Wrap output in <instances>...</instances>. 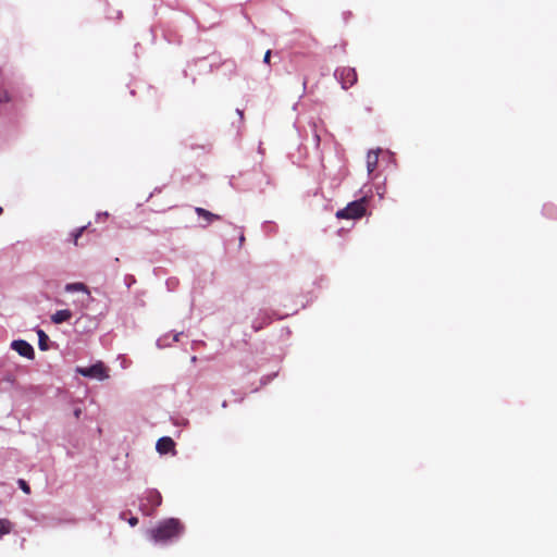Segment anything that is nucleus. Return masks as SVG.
Here are the masks:
<instances>
[{
	"label": "nucleus",
	"mask_w": 557,
	"mask_h": 557,
	"mask_svg": "<svg viewBox=\"0 0 557 557\" xmlns=\"http://www.w3.org/2000/svg\"><path fill=\"white\" fill-rule=\"evenodd\" d=\"M136 282L135 277L133 275H126L125 276V283L127 287L129 288L134 283Z\"/></svg>",
	"instance_id": "nucleus-21"
},
{
	"label": "nucleus",
	"mask_w": 557,
	"mask_h": 557,
	"mask_svg": "<svg viewBox=\"0 0 557 557\" xmlns=\"http://www.w3.org/2000/svg\"><path fill=\"white\" fill-rule=\"evenodd\" d=\"M128 523L131 527H135L138 523V519L136 517H132L128 519Z\"/></svg>",
	"instance_id": "nucleus-23"
},
{
	"label": "nucleus",
	"mask_w": 557,
	"mask_h": 557,
	"mask_svg": "<svg viewBox=\"0 0 557 557\" xmlns=\"http://www.w3.org/2000/svg\"><path fill=\"white\" fill-rule=\"evenodd\" d=\"M195 211H196V213H197L199 216H202V218H205V219H206L207 224H210L211 222H213V221H216V220H220V219H221V216H220V215L214 214V213H212V212H210V211H208V210H206V209H203V208H200V207L195 208Z\"/></svg>",
	"instance_id": "nucleus-12"
},
{
	"label": "nucleus",
	"mask_w": 557,
	"mask_h": 557,
	"mask_svg": "<svg viewBox=\"0 0 557 557\" xmlns=\"http://www.w3.org/2000/svg\"><path fill=\"white\" fill-rule=\"evenodd\" d=\"M175 447L174 441L169 436H163L158 440L156 444V449L160 454H168L170 451H173Z\"/></svg>",
	"instance_id": "nucleus-7"
},
{
	"label": "nucleus",
	"mask_w": 557,
	"mask_h": 557,
	"mask_svg": "<svg viewBox=\"0 0 557 557\" xmlns=\"http://www.w3.org/2000/svg\"><path fill=\"white\" fill-rule=\"evenodd\" d=\"M181 335H183L182 332L175 333L172 336L170 334H165L158 338L157 346L160 348L169 347L171 346V343L177 342Z\"/></svg>",
	"instance_id": "nucleus-11"
},
{
	"label": "nucleus",
	"mask_w": 557,
	"mask_h": 557,
	"mask_svg": "<svg viewBox=\"0 0 557 557\" xmlns=\"http://www.w3.org/2000/svg\"><path fill=\"white\" fill-rule=\"evenodd\" d=\"M2 212V208L0 207V213Z\"/></svg>",
	"instance_id": "nucleus-29"
},
{
	"label": "nucleus",
	"mask_w": 557,
	"mask_h": 557,
	"mask_svg": "<svg viewBox=\"0 0 557 557\" xmlns=\"http://www.w3.org/2000/svg\"><path fill=\"white\" fill-rule=\"evenodd\" d=\"M334 76L344 89H348L357 82V73L352 67L336 69Z\"/></svg>",
	"instance_id": "nucleus-5"
},
{
	"label": "nucleus",
	"mask_w": 557,
	"mask_h": 557,
	"mask_svg": "<svg viewBox=\"0 0 557 557\" xmlns=\"http://www.w3.org/2000/svg\"><path fill=\"white\" fill-rule=\"evenodd\" d=\"M178 284H180V282H178V278H176V277H169L165 281V286L169 292H174L177 288Z\"/></svg>",
	"instance_id": "nucleus-16"
},
{
	"label": "nucleus",
	"mask_w": 557,
	"mask_h": 557,
	"mask_svg": "<svg viewBox=\"0 0 557 557\" xmlns=\"http://www.w3.org/2000/svg\"><path fill=\"white\" fill-rule=\"evenodd\" d=\"M162 496L159 491L150 488L144 492L139 498V509L146 516H152L161 505Z\"/></svg>",
	"instance_id": "nucleus-3"
},
{
	"label": "nucleus",
	"mask_w": 557,
	"mask_h": 557,
	"mask_svg": "<svg viewBox=\"0 0 557 557\" xmlns=\"http://www.w3.org/2000/svg\"><path fill=\"white\" fill-rule=\"evenodd\" d=\"M11 531V523L5 519H0V537H2L4 534L10 533Z\"/></svg>",
	"instance_id": "nucleus-15"
},
{
	"label": "nucleus",
	"mask_w": 557,
	"mask_h": 557,
	"mask_svg": "<svg viewBox=\"0 0 557 557\" xmlns=\"http://www.w3.org/2000/svg\"><path fill=\"white\" fill-rule=\"evenodd\" d=\"M275 228H276V226L273 223L269 222V221H267V222H264L262 224V230L267 234L275 232Z\"/></svg>",
	"instance_id": "nucleus-18"
},
{
	"label": "nucleus",
	"mask_w": 557,
	"mask_h": 557,
	"mask_svg": "<svg viewBox=\"0 0 557 557\" xmlns=\"http://www.w3.org/2000/svg\"><path fill=\"white\" fill-rule=\"evenodd\" d=\"M81 412H82V411H81V409H78V408H77V409H75V410H74V414H75V417H76V418H79Z\"/></svg>",
	"instance_id": "nucleus-25"
},
{
	"label": "nucleus",
	"mask_w": 557,
	"mask_h": 557,
	"mask_svg": "<svg viewBox=\"0 0 557 557\" xmlns=\"http://www.w3.org/2000/svg\"><path fill=\"white\" fill-rule=\"evenodd\" d=\"M86 230V226H82V227H78V228H75L72 233H71V237L73 239V243L75 245H77V242H78V238L83 235L84 231Z\"/></svg>",
	"instance_id": "nucleus-17"
},
{
	"label": "nucleus",
	"mask_w": 557,
	"mask_h": 557,
	"mask_svg": "<svg viewBox=\"0 0 557 557\" xmlns=\"http://www.w3.org/2000/svg\"><path fill=\"white\" fill-rule=\"evenodd\" d=\"M17 484H18L20 488H21L24 493H26V494H29V493H30V487H29V485L27 484V482H26L25 480L20 479V480L17 481Z\"/></svg>",
	"instance_id": "nucleus-19"
},
{
	"label": "nucleus",
	"mask_w": 557,
	"mask_h": 557,
	"mask_svg": "<svg viewBox=\"0 0 557 557\" xmlns=\"http://www.w3.org/2000/svg\"><path fill=\"white\" fill-rule=\"evenodd\" d=\"M270 57H271V50H268L264 54V58H263V62L264 63H269L270 62Z\"/></svg>",
	"instance_id": "nucleus-24"
},
{
	"label": "nucleus",
	"mask_w": 557,
	"mask_h": 557,
	"mask_svg": "<svg viewBox=\"0 0 557 557\" xmlns=\"http://www.w3.org/2000/svg\"><path fill=\"white\" fill-rule=\"evenodd\" d=\"M543 212L549 218H553L555 215V207L552 205H545L543 208Z\"/></svg>",
	"instance_id": "nucleus-20"
},
{
	"label": "nucleus",
	"mask_w": 557,
	"mask_h": 557,
	"mask_svg": "<svg viewBox=\"0 0 557 557\" xmlns=\"http://www.w3.org/2000/svg\"><path fill=\"white\" fill-rule=\"evenodd\" d=\"M368 202V195H362L360 198L349 202L344 209L336 212L338 219H359L366 214V206Z\"/></svg>",
	"instance_id": "nucleus-2"
},
{
	"label": "nucleus",
	"mask_w": 557,
	"mask_h": 557,
	"mask_svg": "<svg viewBox=\"0 0 557 557\" xmlns=\"http://www.w3.org/2000/svg\"><path fill=\"white\" fill-rule=\"evenodd\" d=\"M37 336H38V346L39 349L42 351H46L49 349V336L45 333L44 330L37 329L36 330Z\"/></svg>",
	"instance_id": "nucleus-13"
},
{
	"label": "nucleus",
	"mask_w": 557,
	"mask_h": 557,
	"mask_svg": "<svg viewBox=\"0 0 557 557\" xmlns=\"http://www.w3.org/2000/svg\"><path fill=\"white\" fill-rule=\"evenodd\" d=\"M64 289L67 293L84 292L86 294H89L87 286L84 283L79 282L66 284Z\"/></svg>",
	"instance_id": "nucleus-14"
},
{
	"label": "nucleus",
	"mask_w": 557,
	"mask_h": 557,
	"mask_svg": "<svg viewBox=\"0 0 557 557\" xmlns=\"http://www.w3.org/2000/svg\"><path fill=\"white\" fill-rule=\"evenodd\" d=\"M236 111H237V114H239L240 119H243V111L239 109H237Z\"/></svg>",
	"instance_id": "nucleus-26"
},
{
	"label": "nucleus",
	"mask_w": 557,
	"mask_h": 557,
	"mask_svg": "<svg viewBox=\"0 0 557 557\" xmlns=\"http://www.w3.org/2000/svg\"><path fill=\"white\" fill-rule=\"evenodd\" d=\"M244 239H245V237L242 235V236L239 237V242H240V243H243V242H244Z\"/></svg>",
	"instance_id": "nucleus-27"
},
{
	"label": "nucleus",
	"mask_w": 557,
	"mask_h": 557,
	"mask_svg": "<svg viewBox=\"0 0 557 557\" xmlns=\"http://www.w3.org/2000/svg\"><path fill=\"white\" fill-rule=\"evenodd\" d=\"M184 533V525L176 518L160 521L146 532L147 539L156 545H169L177 541Z\"/></svg>",
	"instance_id": "nucleus-1"
},
{
	"label": "nucleus",
	"mask_w": 557,
	"mask_h": 557,
	"mask_svg": "<svg viewBox=\"0 0 557 557\" xmlns=\"http://www.w3.org/2000/svg\"><path fill=\"white\" fill-rule=\"evenodd\" d=\"M108 216H109V213H108L107 211H104V212H99V213L97 214L96 220H97V221H100V219L108 218Z\"/></svg>",
	"instance_id": "nucleus-22"
},
{
	"label": "nucleus",
	"mask_w": 557,
	"mask_h": 557,
	"mask_svg": "<svg viewBox=\"0 0 557 557\" xmlns=\"http://www.w3.org/2000/svg\"><path fill=\"white\" fill-rule=\"evenodd\" d=\"M381 150L377 149L375 151L371 150L368 152L367 156V170L368 174L371 175L373 171L376 169L377 162H379V152Z\"/></svg>",
	"instance_id": "nucleus-9"
},
{
	"label": "nucleus",
	"mask_w": 557,
	"mask_h": 557,
	"mask_svg": "<svg viewBox=\"0 0 557 557\" xmlns=\"http://www.w3.org/2000/svg\"><path fill=\"white\" fill-rule=\"evenodd\" d=\"M72 311L69 309L58 310L51 315V321L54 324H61L63 322L69 321L72 318Z\"/></svg>",
	"instance_id": "nucleus-10"
},
{
	"label": "nucleus",
	"mask_w": 557,
	"mask_h": 557,
	"mask_svg": "<svg viewBox=\"0 0 557 557\" xmlns=\"http://www.w3.org/2000/svg\"><path fill=\"white\" fill-rule=\"evenodd\" d=\"M271 322V317L267 310H260L258 315L252 321V329L255 331L261 330L264 325Z\"/></svg>",
	"instance_id": "nucleus-8"
},
{
	"label": "nucleus",
	"mask_w": 557,
	"mask_h": 557,
	"mask_svg": "<svg viewBox=\"0 0 557 557\" xmlns=\"http://www.w3.org/2000/svg\"><path fill=\"white\" fill-rule=\"evenodd\" d=\"M11 348L15 350L20 356L27 359H34L35 351L33 346L23 339H16L11 343Z\"/></svg>",
	"instance_id": "nucleus-6"
},
{
	"label": "nucleus",
	"mask_w": 557,
	"mask_h": 557,
	"mask_svg": "<svg viewBox=\"0 0 557 557\" xmlns=\"http://www.w3.org/2000/svg\"><path fill=\"white\" fill-rule=\"evenodd\" d=\"M369 194H371V190H368V193L366 194V195H368V198L370 197V195H369Z\"/></svg>",
	"instance_id": "nucleus-28"
},
{
	"label": "nucleus",
	"mask_w": 557,
	"mask_h": 557,
	"mask_svg": "<svg viewBox=\"0 0 557 557\" xmlns=\"http://www.w3.org/2000/svg\"><path fill=\"white\" fill-rule=\"evenodd\" d=\"M76 372L84 377L96 379L98 381H103L109 377L108 369L101 361L89 367H77Z\"/></svg>",
	"instance_id": "nucleus-4"
}]
</instances>
